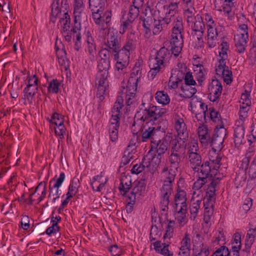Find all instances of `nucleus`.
I'll use <instances>...</instances> for the list:
<instances>
[{"label": "nucleus", "instance_id": "nucleus-1", "mask_svg": "<svg viewBox=\"0 0 256 256\" xmlns=\"http://www.w3.org/2000/svg\"><path fill=\"white\" fill-rule=\"evenodd\" d=\"M110 67V61L99 60L98 64V72L96 76L95 84L96 86V95L100 100L104 98L106 90V80L108 74V70Z\"/></svg>", "mask_w": 256, "mask_h": 256}, {"label": "nucleus", "instance_id": "nucleus-2", "mask_svg": "<svg viewBox=\"0 0 256 256\" xmlns=\"http://www.w3.org/2000/svg\"><path fill=\"white\" fill-rule=\"evenodd\" d=\"M68 0H53L52 4V20L54 21V18L59 16L62 12L64 13L60 20L62 32L70 30V20L68 12Z\"/></svg>", "mask_w": 256, "mask_h": 256}, {"label": "nucleus", "instance_id": "nucleus-3", "mask_svg": "<svg viewBox=\"0 0 256 256\" xmlns=\"http://www.w3.org/2000/svg\"><path fill=\"white\" fill-rule=\"evenodd\" d=\"M178 2H171L164 6V12L165 14L163 18L164 22L166 24L172 23V32H182L184 30L182 18L177 14Z\"/></svg>", "mask_w": 256, "mask_h": 256}, {"label": "nucleus", "instance_id": "nucleus-4", "mask_svg": "<svg viewBox=\"0 0 256 256\" xmlns=\"http://www.w3.org/2000/svg\"><path fill=\"white\" fill-rule=\"evenodd\" d=\"M171 140L170 136H166L162 140H152L150 144V150L149 152H154L157 154H155L148 162L149 165L146 164V166H152L154 168L158 167L161 162V156L165 153L170 146V142Z\"/></svg>", "mask_w": 256, "mask_h": 256}, {"label": "nucleus", "instance_id": "nucleus-5", "mask_svg": "<svg viewBox=\"0 0 256 256\" xmlns=\"http://www.w3.org/2000/svg\"><path fill=\"white\" fill-rule=\"evenodd\" d=\"M122 106L123 99L122 97L118 96L112 109V117L108 126L109 136L112 142H116L118 138L120 114Z\"/></svg>", "mask_w": 256, "mask_h": 256}, {"label": "nucleus", "instance_id": "nucleus-6", "mask_svg": "<svg viewBox=\"0 0 256 256\" xmlns=\"http://www.w3.org/2000/svg\"><path fill=\"white\" fill-rule=\"evenodd\" d=\"M172 146L171 154L168 158V165L163 168L162 174L176 176L180 162V156L178 154L180 146L176 139L172 140Z\"/></svg>", "mask_w": 256, "mask_h": 256}, {"label": "nucleus", "instance_id": "nucleus-7", "mask_svg": "<svg viewBox=\"0 0 256 256\" xmlns=\"http://www.w3.org/2000/svg\"><path fill=\"white\" fill-rule=\"evenodd\" d=\"M167 48H162L158 52L156 56L150 58L149 60L150 70L148 72V78L153 80L160 70L164 67V63L169 56Z\"/></svg>", "mask_w": 256, "mask_h": 256}, {"label": "nucleus", "instance_id": "nucleus-8", "mask_svg": "<svg viewBox=\"0 0 256 256\" xmlns=\"http://www.w3.org/2000/svg\"><path fill=\"white\" fill-rule=\"evenodd\" d=\"M166 108L158 106H152L150 109H145L138 112L134 116V124L140 126L144 122L143 120L154 122V121L166 114Z\"/></svg>", "mask_w": 256, "mask_h": 256}, {"label": "nucleus", "instance_id": "nucleus-9", "mask_svg": "<svg viewBox=\"0 0 256 256\" xmlns=\"http://www.w3.org/2000/svg\"><path fill=\"white\" fill-rule=\"evenodd\" d=\"M134 123V121L132 126V130L134 134L141 131L142 142H146L150 140L152 142V140H155L154 136L157 131V126L154 122L144 120L140 126Z\"/></svg>", "mask_w": 256, "mask_h": 256}, {"label": "nucleus", "instance_id": "nucleus-10", "mask_svg": "<svg viewBox=\"0 0 256 256\" xmlns=\"http://www.w3.org/2000/svg\"><path fill=\"white\" fill-rule=\"evenodd\" d=\"M210 172V166L209 162L207 161L202 164L200 166V170L196 172H198L196 174L198 178L192 186L193 190H200L208 182V178Z\"/></svg>", "mask_w": 256, "mask_h": 256}, {"label": "nucleus", "instance_id": "nucleus-11", "mask_svg": "<svg viewBox=\"0 0 256 256\" xmlns=\"http://www.w3.org/2000/svg\"><path fill=\"white\" fill-rule=\"evenodd\" d=\"M226 60L218 58V62L215 66V70L216 74L222 76L224 82L228 84L232 82V72L226 66Z\"/></svg>", "mask_w": 256, "mask_h": 256}, {"label": "nucleus", "instance_id": "nucleus-12", "mask_svg": "<svg viewBox=\"0 0 256 256\" xmlns=\"http://www.w3.org/2000/svg\"><path fill=\"white\" fill-rule=\"evenodd\" d=\"M139 6L133 4L129 7L128 12L124 15L122 18V24L121 25L120 32L124 34L130 24L132 22L138 17L139 13Z\"/></svg>", "mask_w": 256, "mask_h": 256}, {"label": "nucleus", "instance_id": "nucleus-13", "mask_svg": "<svg viewBox=\"0 0 256 256\" xmlns=\"http://www.w3.org/2000/svg\"><path fill=\"white\" fill-rule=\"evenodd\" d=\"M50 122L51 125H54L55 134L60 138H64L66 132V128L64 125V116L58 113H54L50 117Z\"/></svg>", "mask_w": 256, "mask_h": 256}, {"label": "nucleus", "instance_id": "nucleus-14", "mask_svg": "<svg viewBox=\"0 0 256 256\" xmlns=\"http://www.w3.org/2000/svg\"><path fill=\"white\" fill-rule=\"evenodd\" d=\"M84 46L85 51L89 58L92 60H94L96 54V40L92 36L90 31H87L84 34Z\"/></svg>", "mask_w": 256, "mask_h": 256}, {"label": "nucleus", "instance_id": "nucleus-15", "mask_svg": "<svg viewBox=\"0 0 256 256\" xmlns=\"http://www.w3.org/2000/svg\"><path fill=\"white\" fill-rule=\"evenodd\" d=\"M101 12H95L92 14V18L94 22L98 25L102 30H104L108 26L111 20V12L109 10H100Z\"/></svg>", "mask_w": 256, "mask_h": 256}, {"label": "nucleus", "instance_id": "nucleus-16", "mask_svg": "<svg viewBox=\"0 0 256 256\" xmlns=\"http://www.w3.org/2000/svg\"><path fill=\"white\" fill-rule=\"evenodd\" d=\"M198 104L203 112L205 120L206 119L207 117L208 118H210L214 122H217L218 124L221 123L220 114L213 107H210L208 108L207 105L201 102H198Z\"/></svg>", "mask_w": 256, "mask_h": 256}, {"label": "nucleus", "instance_id": "nucleus-17", "mask_svg": "<svg viewBox=\"0 0 256 256\" xmlns=\"http://www.w3.org/2000/svg\"><path fill=\"white\" fill-rule=\"evenodd\" d=\"M84 1V0H74L73 4L74 21H84L87 19Z\"/></svg>", "mask_w": 256, "mask_h": 256}, {"label": "nucleus", "instance_id": "nucleus-18", "mask_svg": "<svg viewBox=\"0 0 256 256\" xmlns=\"http://www.w3.org/2000/svg\"><path fill=\"white\" fill-rule=\"evenodd\" d=\"M210 100L216 102L221 96L222 86L221 82L217 79H212L208 87Z\"/></svg>", "mask_w": 256, "mask_h": 256}, {"label": "nucleus", "instance_id": "nucleus-19", "mask_svg": "<svg viewBox=\"0 0 256 256\" xmlns=\"http://www.w3.org/2000/svg\"><path fill=\"white\" fill-rule=\"evenodd\" d=\"M182 32L172 31L170 44L172 52L176 56H178L182 49L184 40Z\"/></svg>", "mask_w": 256, "mask_h": 256}, {"label": "nucleus", "instance_id": "nucleus-20", "mask_svg": "<svg viewBox=\"0 0 256 256\" xmlns=\"http://www.w3.org/2000/svg\"><path fill=\"white\" fill-rule=\"evenodd\" d=\"M189 26L191 27L195 34L198 32V36H200L197 37L199 42H202L203 40L202 36L204 32L205 29V25L202 20V18L200 15L198 14L194 16V19L192 20V22H190L188 24Z\"/></svg>", "mask_w": 256, "mask_h": 256}, {"label": "nucleus", "instance_id": "nucleus-21", "mask_svg": "<svg viewBox=\"0 0 256 256\" xmlns=\"http://www.w3.org/2000/svg\"><path fill=\"white\" fill-rule=\"evenodd\" d=\"M114 53V58L116 60V68L118 70H122L128 65L130 54L126 52L122 49Z\"/></svg>", "mask_w": 256, "mask_h": 256}, {"label": "nucleus", "instance_id": "nucleus-22", "mask_svg": "<svg viewBox=\"0 0 256 256\" xmlns=\"http://www.w3.org/2000/svg\"><path fill=\"white\" fill-rule=\"evenodd\" d=\"M146 184L144 180H140L136 182L132 185L131 192L128 194L126 196L130 199L136 200L141 196L144 192Z\"/></svg>", "mask_w": 256, "mask_h": 256}, {"label": "nucleus", "instance_id": "nucleus-23", "mask_svg": "<svg viewBox=\"0 0 256 256\" xmlns=\"http://www.w3.org/2000/svg\"><path fill=\"white\" fill-rule=\"evenodd\" d=\"M164 177V184L161 188V197L168 198L172 192V184L175 179L174 176L162 174Z\"/></svg>", "mask_w": 256, "mask_h": 256}, {"label": "nucleus", "instance_id": "nucleus-24", "mask_svg": "<svg viewBox=\"0 0 256 256\" xmlns=\"http://www.w3.org/2000/svg\"><path fill=\"white\" fill-rule=\"evenodd\" d=\"M215 136H216L212 139V146H215L218 145V149H222L224 138L226 136V129L223 125L221 124V123L216 126Z\"/></svg>", "mask_w": 256, "mask_h": 256}, {"label": "nucleus", "instance_id": "nucleus-25", "mask_svg": "<svg viewBox=\"0 0 256 256\" xmlns=\"http://www.w3.org/2000/svg\"><path fill=\"white\" fill-rule=\"evenodd\" d=\"M134 80L132 79L130 80V84L132 86L126 84V88H124L126 94V103L128 106L132 104L136 101L135 96L137 87L134 85Z\"/></svg>", "mask_w": 256, "mask_h": 256}, {"label": "nucleus", "instance_id": "nucleus-26", "mask_svg": "<svg viewBox=\"0 0 256 256\" xmlns=\"http://www.w3.org/2000/svg\"><path fill=\"white\" fill-rule=\"evenodd\" d=\"M233 0H215L214 6L219 11L223 12L226 16H228L234 6Z\"/></svg>", "mask_w": 256, "mask_h": 256}, {"label": "nucleus", "instance_id": "nucleus-27", "mask_svg": "<svg viewBox=\"0 0 256 256\" xmlns=\"http://www.w3.org/2000/svg\"><path fill=\"white\" fill-rule=\"evenodd\" d=\"M174 128L178 132V134L186 136L188 135L187 129L184 122L183 116L176 114L174 118Z\"/></svg>", "mask_w": 256, "mask_h": 256}, {"label": "nucleus", "instance_id": "nucleus-28", "mask_svg": "<svg viewBox=\"0 0 256 256\" xmlns=\"http://www.w3.org/2000/svg\"><path fill=\"white\" fill-rule=\"evenodd\" d=\"M236 124L234 130V142L237 146L242 144L244 140L245 128L243 124L238 122Z\"/></svg>", "mask_w": 256, "mask_h": 256}, {"label": "nucleus", "instance_id": "nucleus-29", "mask_svg": "<svg viewBox=\"0 0 256 256\" xmlns=\"http://www.w3.org/2000/svg\"><path fill=\"white\" fill-rule=\"evenodd\" d=\"M197 134L202 144H207L210 138V131L206 124H200L197 128Z\"/></svg>", "mask_w": 256, "mask_h": 256}, {"label": "nucleus", "instance_id": "nucleus-30", "mask_svg": "<svg viewBox=\"0 0 256 256\" xmlns=\"http://www.w3.org/2000/svg\"><path fill=\"white\" fill-rule=\"evenodd\" d=\"M108 179L104 177V173L101 172L100 174L94 176L91 182V185L94 190L100 191L106 183Z\"/></svg>", "mask_w": 256, "mask_h": 256}, {"label": "nucleus", "instance_id": "nucleus-31", "mask_svg": "<svg viewBox=\"0 0 256 256\" xmlns=\"http://www.w3.org/2000/svg\"><path fill=\"white\" fill-rule=\"evenodd\" d=\"M256 236V228H250L248 230L245 240V249L242 251L244 252V256H248L250 249L254 242Z\"/></svg>", "mask_w": 256, "mask_h": 256}, {"label": "nucleus", "instance_id": "nucleus-32", "mask_svg": "<svg viewBox=\"0 0 256 256\" xmlns=\"http://www.w3.org/2000/svg\"><path fill=\"white\" fill-rule=\"evenodd\" d=\"M212 146V150L209 152V164L211 162L212 164H214V170H217L218 169L220 168V162L221 160V156L216 152V151L220 150V149H218V146L216 145Z\"/></svg>", "mask_w": 256, "mask_h": 256}, {"label": "nucleus", "instance_id": "nucleus-33", "mask_svg": "<svg viewBox=\"0 0 256 256\" xmlns=\"http://www.w3.org/2000/svg\"><path fill=\"white\" fill-rule=\"evenodd\" d=\"M248 40V36L244 34H235L234 38L235 46L236 50L239 53L244 52L247 45V42Z\"/></svg>", "mask_w": 256, "mask_h": 256}, {"label": "nucleus", "instance_id": "nucleus-34", "mask_svg": "<svg viewBox=\"0 0 256 256\" xmlns=\"http://www.w3.org/2000/svg\"><path fill=\"white\" fill-rule=\"evenodd\" d=\"M220 180V178L216 176L215 175L212 182L210 184L206 192V196L204 202H207L208 204L212 202V198L214 196L216 192V186L218 184Z\"/></svg>", "mask_w": 256, "mask_h": 256}, {"label": "nucleus", "instance_id": "nucleus-35", "mask_svg": "<svg viewBox=\"0 0 256 256\" xmlns=\"http://www.w3.org/2000/svg\"><path fill=\"white\" fill-rule=\"evenodd\" d=\"M175 218L180 226H183L186 224L188 220L186 218L187 207H175Z\"/></svg>", "mask_w": 256, "mask_h": 256}, {"label": "nucleus", "instance_id": "nucleus-36", "mask_svg": "<svg viewBox=\"0 0 256 256\" xmlns=\"http://www.w3.org/2000/svg\"><path fill=\"white\" fill-rule=\"evenodd\" d=\"M204 20L207 28V36H218L216 24L214 22L212 16L208 14L204 15Z\"/></svg>", "mask_w": 256, "mask_h": 256}, {"label": "nucleus", "instance_id": "nucleus-37", "mask_svg": "<svg viewBox=\"0 0 256 256\" xmlns=\"http://www.w3.org/2000/svg\"><path fill=\"white\" fill-rule=\"evenodd\" d=\"M196 194L195 191L193 192V196L192 198L191 204L190 206L191 219L194 220L197 216L202 203V198L196 200L194 196Z\"/></svg>", "mask_w": 256, "mask_h": 256}, {"label": "nucleus", "instance_id": "nucleus-38", "mask_svg": "<svg viewBox=\"0 0 256 256\" xmlns=\"http://www.w3.org/2000/svg\"><path fill=\"white\" fill-rule=\"evenodd\" d=\"M188 159L190 164V167L195 172L200 170V166L202 164V158L200 154H188Z\"/></svg>", "mask_w": 256, "mask_h": 256}, {"label": "nucleus", "instance_id": "nucleus-39", "mask_svg": "<svg viewBox=\"0 0 256 256\" xmlns=\"http://www.w3.org/2000/svg\"><path fill=\"white\" fill-rule=\"evenodd\" d=\"M196 85L182 84L180 86V96L185 98H192L195 94L197 90L195 88Z\"/></svg>", "mask_w": 256, "mask_h": 256}, {"label": "nucleus", "instance_id": "nucleus-40", "mask_svg": "<svg viewBox=\"0 0 256 256\" xmlns=\"http://www.w3.org/2000/svg\"><path fill=\"white\" fill-rule=\"evenodd\" d=\"M36 193H38V194L40 196L38 198V202H39L44 199L46 194V183L45 182L40 183L36 188L34 192L30 194L29 198L31 203L34 200L32 199V196Z\"/></svg>", "mask_w": 256, "mask_h": 256}, {"label": "nucleus", "instance_id": "nucleus-41", "mask_svg": "<svg viewBox=\"0 0 256 256\" xmlns=\"http://www.w3.org/2000/svg\"><path fill=\"white\" fill-rule=\"evenodd\" d=\"M186 194L185 191L178 188L174 197L175 207H187Z\"/></svg>", "mask_w": 256, "mask_h": 256}, {"label": "nucleus", "instance_id": "nucleus-42", "mask_svg": "<svg viewBox=\"0 0 256 256\" xmlns=\"http://www.w3.org/2000/svg\"><path fill=\"white\" fill-rule=\"evenodd\" d=\"M204 221L206 224L210 226L212 221L213 203L210 202V204H208L207 202H204Z\"/></svg>", "mask_w": 256, "mask_h": 256}, {"label": "nucleus", "instance_id": "nucleus-43", "mask_svg": "<svg viewBox=\"0 0 256 256\" xmlns=\"http://www.w3.org/2000/svg\"><path fill=\"white\" fill-rule=\"evenodd\" d=\"M170 243V241L168 242H164L163 243L160 241H156L154 244V246L158 252L166 256H169L171 255L168 248Z\"/></svg>", "mask_w": 256, "mask_h": 256}, {"label": "nucleus", "instance_id": "nucleus-44", "mask_svg": "<svg viewBox=\"0 0 256 256\" xmlns=\"http://www.w3.org/2000/svg\"><path fill=\"white\" fill-rule=\"evenodd\" d=\"M248 20H246L244 16H242L240 17L238 20V27L236 34H244V36H248Z\"/></svg>", "mask_w": 256, "mask_h": 256}, {"label": "nucleus", "instance_id": "nucleus-45", "mask_svg": "<svg viewBox=\"0 0 256 256\" xmlns=\"http://www.w3.org/2000/svg\"><path fill=\"white\" fill-rule=\"evenodd\" d=\"M168 224L166 227L165 234L164 235V242H170L171 238H172L174 234V228L176 226V222L174 220H168Z\"/></svg>", "mask_w": 256, "mask_h": 256}, {"label": "nucleus", "instance_id": "nucleus-46", "mask_svg": "<svg viewBox=\"0 0 256 256\" xmlns=\"http://www.w3.org/2000/svg\"><path fill=\"white\" fill-rule=\"evenodd\" d=\"M155 99L160 104L164 106L169 104L170 98L166 92L164 90H158L155 94Z\"/></svg>", "mask_w": 256, "mask_h": 256}, {"label": "nucleus", "instance_id": "nucleus-47", "mask_svg": "<svg viewBox=\"0 0 256 256\" xmlns=\"http://www.w3.org/2000/svg\"><path fill=\"white\" fill-rule=\"evenodd\" d=\"M132 184L131 179L130 176H122L119 190L122 194L124 195L126 194Z\"/></svg>", "mask_w": 256, "mask_h": 256}, {"label": "nucleus", "instance_id": "nucleus-48", "mask_svg": "<svg viewBox=\"0 0 256 256\" xmlns=\"http://www.w3.org/2000/svg\"><path fill=\"white\" fill-rule=\"evenodd\" d=\"M52 180L49 182V195L48 197L52 200V202H54L56 199L58 198L62 192L59 190L60 187L52 184Z\"/></svg>", "mask_w": 256, "mask_h": 256}, {"label": "nucleus", "instance_id": "nucleus-49", "mask_svg": "<svg viewBox=\"0 0 256 256\" xmlns=\"http://www.w3.org/2000/svg\"><path fill=\"white\" fill-rule=\"evenodd\" d=\"M107 46L112 51L116 52L119 49L116 37L112 34H108L107 39Z\"/></svg>", "mask_w": 256, "mask_h": 256}, {"label": "nucleus", "instance_id": "nucleus-50", "mask_svg": "<svg viewBox=\"0 0 256 256\" xmlns=\"http://www.w3.org/2000/svg\"><path fill=\"white\" fill-rule=\"evenodd\" d=\"M250 92L251 90L249 88L248 90H245L244 92L242 94L240 100V106H250L252 104Z\"/></svg>", "mask_w": 256, "mask_h": 256}, {"label": "nucleus", "instance_id": "nucleus-51", "mask_svg": "<svg viewBox=\"0 0 256 256\" xmlns=\"http://www.w3.org/2000/svg\"><path fill=\"white\" fill-rule=\"evenodd\" d=\"M60 220V217L59 216L52 217L51 218L50 222L52 223V226L48 227L46 231V233L48 235L50 236L52 234H56L59 230V227L58 226V222Z\"/></svg>", "mask_w": 256, "mask_h": 256}, {"label": "nucleus", "instance_id": "nucleus-52", "mask_svg": "<svg viewBox=\"0 0 256 256\" xmlns=\"http://www.w3.org/2000/svg\"><path fill=\"white\" fill-rule=\"evenodd\" d=\"M134 34L130 33L128 36V40L126 43L122 48V50L129 54L133 51L134 48Z\"/></svg>", "mask_w": 256, "mask_h": 256}, {"label": "nucleus", "instance_id": "nucleus-53", "mask_svg": "<svg viewBox=\"0 0 256 256\" xmlns=\"http://www.w3.org/2000/svg\"><path fill=\"white\" fill-rule=\"evenodd\" d=\"M194 76L198 82L201 84L206 78V70L204 66H196L194 70Z\"/></svg>", "mask_w": 256, "mask_h": 256}, {"label": "nucleus", "instance_id": "nucleus-54", "mask_svg": "<svg viewBox=\"0 0 256 256\" xmlns=\"http://www.w3.org/2000/svg\"><path fill=\"white\" fill-rule=\"evenodd\" d=\"M102 0H89V6L92 14L95 12H101L100 10H104L103 4Z\"/></svg>", "mask_w": 256, "mask_h": 256}, {"label": "nucleus", "instance_id": "nucleus-55", "mask_svg": "<svg viewBox=\"0 0 256 256\" xmlns=\"http://www.w3.org/2000/svg\"><path fill=\"white\" fill-rule=\"evenodd\" d=\"M229 45L226 42H222L218 46V58L227 59L228 51Z\"/></svg>", "mask_w": 256, "mask_h": 256}, {"label": "nucleus", "instance_id": "nucleus-56", "mask_svg": "<svg viewBox=\"0 0 256 256\" xmlns=\"http://www.w3.org/2000/svg\"><path fill=\"white\" fill-rule=\"evenodd\" d=\"M164 24H166L162 20H154L152 25L151 30H152L154 34H158L164 28Z\"/></svg>", "mask_w": 256, "mask_h": 256}, {"label": "nucleus", "instance_id": "nucleus-57", "mask_svg": "<svg viewBox=\"0 0 256 256\" xmlns=\"http://www.w3.org/2000/svg\"><path fill=\"white\" fill-rule=\"evenodd\" d=\"M187 149V154H200L198 140L194 139L191 140L188 144Z\"/></svg>", "mask_w": 256, "mask_h": 256}, {"label": "nucleus", "instance_id": "nucleus-58", "mask_svg": "<svg viewBox=\"0 0 256 256\" xmlns=\"http://www.w3.org/2000/svg\"><path fill=\"white\" fill-rule=\"evenodd\" d=\"M78 182L72 180L70 182L66 196H68V197H73L78 192Z\"/></svg>", "mask_w": 256, "mask_h": 256}, {"label": "nucleus", "instance_id": "nucleus-59", "mask_svg": "<svg viewBox=\"0 0 256 256\" xmlns=\"http://www.w3.org/2000/svg\"><path fill=\"white\" fill-rule=\"evenodd\" d=\"M60 86V82L56 79H54L50 82L48 86V90L50 93H57L58 92Z\"/></svg>", "mask_w": 256, "mask_h": 256}, {"label": "nucleus", "instance_id": "nucleus-60", "mask_svg": "<svg viewBox=\"0 0 256 256\" xmlns=\"http://www.w3.org/2000/svg\"><path fill=\"white\" fill-rule=\"evenodd\" d=\"M140 76L141 71L139 69H134L132 72L130 74V76L128 80L127 84L132 86L131 84H130V80L132 79V80H134V85L137 87L138 82L140 78Z\"/></svg>", "mask_w": 256, "mask_h": 256}, {"label": "nucleus", "instance_id": "nucleus-61", "mask_svg": "<svg viewBox=\"0 0 256 256\" xmlns=\"http://www.w3.org/2000/svg\"><path fill=\"white\" fill-rule=\"evenodd\" d=\"M232 244V249L240 250L241 247V234L240 233H236L234 234Z\"/></svg>", "mask_w": 256, "mask_h": 256}, {"label": "nucleus", "instance_id": "nucleus-62", "mask_svg": "<svg viewBox=\"0 0 256 256\" xmlns=\"http://www.w3.org/2000/svg\"><path fill=\"white\" fill-rule=\"evenodd\" d=\"M209 254V247L207 245L202 244L200 250L193 254L192 256H208Z\"/></svg>", "mask_w": 256, "mask_h": 256}, {"label": "nucleus", "instance_id": "nucleus-63", "mask_svg": "<svg viewBox=\"0 0 256 256\" xmlns=\"http://www.w3.org/2000/svg\"><path fill=\"white\" fill-rule=\"evenodd\" d=\"M250 108L249 106H240L239 111L240 121L238 122H240V124H243L244 120L248 117V113Z\"/></svg>", "mask_w": 256, "mask_h": 256}, {"label": "nucleus", "instance_id": "nucleus-64", "mask_svg": "<svg viewBox=\"0 0 256 256\" xmlns=\"http://www.w3.org/2000/svg\"><path fill=\"white\" fill-rule=\"evenodd\" d=\"M230 252L226 246H221L218 248L212 256H228Z\"/></svg>", "mask_w": 256, "mask_h": 256}]
</instances>
